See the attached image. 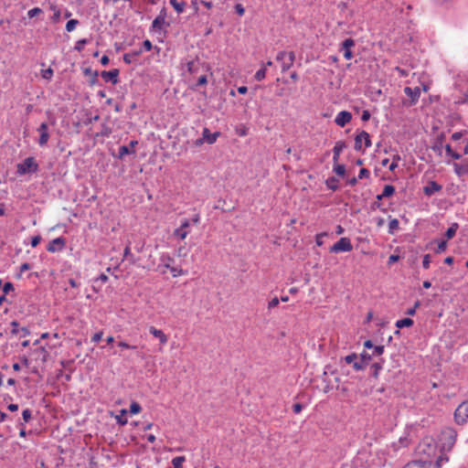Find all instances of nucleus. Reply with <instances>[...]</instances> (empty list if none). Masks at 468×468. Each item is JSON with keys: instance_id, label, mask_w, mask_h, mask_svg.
<instances>
[{"instance_id": "nucleus-44", "label": "nucleus", "mask_w": 468, "mask_h": 468, "mask_svg": "<svg viewBox=\"0 0 468 468\" xmlns=\"http://www.w3.org/2000/svg\"><path fill=\"white\" fill-rule=\"evenodd\" d=\"M430 264H431V255L430 254H426L423 257L422 267L424 269H429L430 268Z\"/></svg>"}, {"instance_id": "nucleus-39", "label": "nucleus", "mask_w": 468, "mask_h": 468, "mask_svg": "<svg viewBox=\"0 0 468 468\" xmlns=\"http://www.w3.org/2000/svg\"><path fill=\"white\" fill-rule=\"evenodd\" d=\"M42 13V9L39 7H34L27 12L29 18H33Z\"/></svg>"}, {"instance_id": "nucleus-25", "label": "nucleus", "mask_w": 468, "mask_h": 468, "mask_svg": "<svg viewBox=\"0 0 468 468\" xmlns=\"http://www.w3.org/2000/svg\"><path fill=\"white\" fill-rule=\"evenodd\" d=\"M325 185L329 189L335 191L338 188V179L335 176L329 177L325 181Z\"/></svg>"}, {"instance_id": "nucleus-15", "label": "nucleus", "mask_w": 468, "mask_h": 468, "mask_svg": "<svg viewBox=\"0 0 468 468\" xmlns=\"http://www.w3.org/2000/svg\"><path fill=\"white\" fill-rule=\"evenodd\" d=\"M11 333L14 335H20L21 337H25L29 335V330L27 327H20L16 321H13L11 323Z\"/></svg>"}, {"instance_id": "nucleus-21", "label": "nucleus", "mask_w": 468, "mask_h": 468, "mask_svg": "<svg viewBox=\"0 0 468 468\" xmlns=\"http://www.w3.org/2000/svg\"><path fill=\"white\" fill-rule=\"evenodd\" d=\"M453 168H454L455 174L458 176H462L463 175H468V163L467 162L463 163V164L454 163Z\"/></svg>"}, {"instance_id": "nucleus-41", "label": "nucleus", "mask_w": 468, "mask_h": 468, "mask_svg": "<svg viewBox=\"0 0 468 468\" xmlns=\"http://www.w3.org/2000/svg\"><path fill=\"white\" fill-rule=\"evenodd\" d=\"M14 284L10 282H7L3 285L4 294H7L9 292L14 291Z\"/></svg>"}, {"instance_id": "nucleus-14", "label": "nucleus", "mask_w": 468, "mask_h": 468, "mask_svg": "<svg viewBox=\"0 0 468 468\" xmlns=\"http://www.w3.org/2000/svg\"><path fill=\"white\" fill-rule=\"evenodd\" d=\"M441 188L442 186L440 184L435 181H431L426 186H424L423 192L426 196H432L436 192L441 191Z\"/></svg>"}, {"instance_id": "nucleus-9", "label": "nucleus", "mask_w": 468, "mask_h": 468, "mask_svg": "<svg viewBox=\"0 0 468 468\" xmlns=\"http://www.w3.org/2000/svg\"><path fill=\"white\" fill-rule=\"evenodd\" d=\"M351 112L347 111H342L336 115L335 122L338 126L344 127L351 121Z\"/></svg>"}, {"instance_id": "nucleus-51", "label": "nucleus", "mask_w": 468, "mask_h": 468, "mask_svg": "<svg viewBox=\"0 0 468 468\" xmlns=\"http://www.w3.org/2000/svg\"><path fill=\"white\" fill-rule=\"evenodd\" d=\"M374 351H373V356H380L383 354L384 352V346H374Z\"/></svg>"}, {"instance_id": "nucleus-18", "label": "nucleus", "mask_w": 468, "mask_h": 468, "mask_svg": "<svg viewBox=\"0 0 468 468\" xmlns=\"http://www.w3.org/2000/svg\"><path fill=\"white\" fill-rule=\"evenodd\" d=\"M219 135L220 133L216 132L211 133L207 128H204L202 133V136L204 137L206 143H207L208 144H214Z\"/></svg>"}, {"instance_id": "nucleus-54", "label": "nucleus", "mask_w": 468, "mask_h": 468, "mask_svg": "<svg viewBox=\"0 0 468 468\" xmlns=\"http://www.w3.org/2000/svg\"><path fill=\"white\" fill-rule=\"evenodd\" d=\"M207 83V76L206 75H202L198 78L197 80V86H203V85H206Z\"/></svg>"}, {"instance_id": "nucleus-12", "label": "nucleus", "mask_w": 468, "mask_h": 468, "mask_svg": "<svg viewBox=\"0 0 468 468\" xmlns=\"http://www.w3.org/2000/svg\"><path fill=\"white\" fill-rule=\"evenodd\" d=\"M138 144L137 141H131L130 145H122L119 147V154L117 155V158L122 159L127 154H134L135 151L133 150V147Z\"/></svg>"}, {"instance_id": "nucleus-36", "label": "nucleus", "mask_w": 468, "mask_h": 468, "mask_svg": "<svg viewBox=\"0 0 468 468\" xmlns=\"http://www.w3.org/2000/svg\"><path fill=\"white\" fill-rule=\"evenodd\" d=\"M48 139H49L48 133H39V140H38L39 145H41V146L46 145L48 141Z\"/></svg>"}, {"instance_id": "nucleus-61", "label": "nucleus", "mask_w": 468, "mask_h": 468, "mask_svg": "<svg viewBox=\"0 0 468 468\" xmlns=\"http://www.w3.org/2000/svg\"><path fill=\"white\" fill-rule=\"evenodd\" d=\"M279 304V299L277 297H274L273 299H271L270 302H269V305L268 307L271 309V308H274L276 307L277 305Z\"/></svg>"}, {"instance_id": "nucleus-29", "label": "nucleus", "mask_w": 468, "mask_h": 468, "mask_svg": "<svg viewBox=\"0 0 468 468\" xmlns=\"http://www.w3.org/2000/svg\"><path fill=\"white\" fill-rule=\"evenodd\" d=\"M399 222L397 218L390 219L388 223V233L394 234V232L399 229Z\"/></svg>"}, {"instance_id": "nucleus-43", "label": "nucleus", "mask_w": 468, "mask_h": 468, "mask_svg": "<svg viewBox=\"0 0 468 468\" xmlns=\"http://www.w3.org/2000/svg\"><path fill=\"white\" fill-rule=\"evenodd\" d=\"M87 42L88 41L85 38L78 40L75 46V49L78 51H81L84 46L87 44Z\"/></svg>"}, {"instance_id": "nucleus-27", "label": "nucleus", "mask_w": 468, "mask_h": 468, "mask_svg": "<svg viewBox=\"0 0 468 468\" xmlns=\"http://www.w3.org/2000/svg\"><path fill=\"white\" fill-rule=\"evenodd\" d=\"M395 187L391 185H386L382 191V197H389L395 193Z\"/></svg>"}, {"instance_id": "nucleus-64", "label": "nucleus", "mask_w": 468, "mask_h": 468, "mask_svg": "<svg viewBox=\"0 0 468 468\" xmlns=\"http://www.w3.org/2000/svg\"><path fill=\"white\" fill-rule=\"evenodd\" d=\"M303 409V405L301 403H295L292 406V410L294 413H300Z\"/></svg>"}, {"instance_id": "nucleus-1", "label": "nucleus", "mask_w": 468, "mask_h": 468, "mask_svg": "<svg viewBox=\"0 0 468 468\" xmlns=\"http://www.w3.org/2000/svg\"><path fill=\"white\" fill-rule=\"evenodd\" d=\"M37 170L38 165L34 157H27L16 165V173L18 175L32 174L36 173Z\"/></svg>"}, {"instance_id": "nucleus-16", "label": "nucleus", "mask_w": 468, "mask_h": 468, "mask_svg": "<svg viewBox=\"0 0 468 468\" xmlns=\"http://www.w3.org/2000/svg\"><path fill=\"white\" fill-rule=\"evenodd\" d=\"M431 461H420L416 460L408 463L403 468H431Z\"/></svg>"}, {"instance_id": "nucleus-50", "label": "nucleus", "mask_w": 468, "mask_h": 468, "mask_svg": "<svg viewBox=\"0 0 468 468\" xmlns=\"http://www.w3.org/2000/svg\"><path fill=\"white\" fill-rule=\"evenodd\" d=\"M123 256H124V258L130 257V261L133 263L135 261L133 254L131 253V250H130L129 246H126V248L124 249Z\"/></svg>"}, {"instance_id": "nucleus-23", "label": "nucleus", "mask_w": 468, "mask_h": 468, "mask_svg": "<svg viewBox=\"0 0 468 468\" xmlns=\"http://www.w3.org/2000/svg\"><path fill=\"white\" fill-rule=\"evenodd\" d=\"M413 323L414 322L411 318H403L396 322V327L399 329L403 327H410L413 324Z\"/></svg>"}, {"instance_id": "nucleus-32", "label": "nucleus", "mask_w": 468, "mask_h": 468, "mask_svg": "<svg viewBox=\"0 0 468 468\" xmlns=\"http://www.w3.org/2000/svg\"><path fill=\"white\" fill-rule=\"evenodd\" d=\"M127 414L126 410H122L121 414L116 416V420L120 425H125L127 423V419L124 417Z\"/></svg>"}, {"instance_id": "nucleus-24", "label": "nucleus", "mask_w": 468, "mask_h": 468, "mask_svg": "<svg viewBox=\"0 0 468 468\" xmlns=\"http://www.w3.org/2000/svg\"><path fill=\"white\" fill-rule=\"evenodd\" d=\"M170 4L172 5V6L175 8V10L178 13V14H181L184 12L185 10V7L186 5V2L182 1V2H177L176 0H171L170 1Z\"/></svg>"}, {"instance_id": "nucleus-38", "label": "nucleus", "mask_w": 468, "mask_h": 468, "mask_svg": "<svg viewBox=\"0 0 468 468\" xmlns=\"http://www.w3.org/2000/svg\"><path fill=\"white\" fill-rule=\"evenodd\" d=\"M41 76L45 80H50L53 76V69L51 68H48L47 69H43L41 71Z\"/></svg>"}, {"instance_id": "nucleus-40", "label": "nucleus", "mask_w": 468, "mask_h": 468, "mask_svg": "<svg viewBox=\"0 0 468 468\" xmlns=\"http://www.w3.org/2000/svg\"><path fill=\"white\" fill-rule=\"evenodd\" d=\"M22 418L25 422H28L32 419V412L30 410L26 409L22 412Z\"/></svg>"}, {"instance_id": "nucleus-2", "label": "nucleus", "mask_w": 468, "mask_h": 468, "mask_svg": "<svg viewBox=\"0 0 468 468\" xmlns=\"http://www.w3.org/2000/svg\"><path fill=\"white\" fill-rule=\"evenodd\" d=\"M455 440L456 432L452 429L447 428L442 431L441 441L443 449L451 450L455 443Z\"/></svg>"}, {"instance_id": "nucleus-53", "label": "nucleus", "mask_w": 468, "mask_h": 468, "mask_svg": "<svg viewBox=\"0 0 468 468\" xmlns=\"http://www.w3.org/2000/svg\"><path fill=\"white\" fill-rule=\"evenodd\" d=\"M102 335H103L102 331H100V332H98V333L94 334V335H93V336L91 337V341H92L93 343H98V342H100V341H101V337H102Z\"/></svg>"}, {"instance_id": "nucleus-30", "label": "nucleus", "mask_w": 468, "mask_h": 468, "mask_svg": "<svg viewBox=\"0 0 468 468\" xmlns=\"http://www.w3.org/2000/svg\"><path fill=\"white\" fill-rule=\"evenodd\" d=\"M334 172L339 176H344L346 174V167L344 165H339L336 163L334 165Z\"/></svg>"}, {"instance_id": "nucleus-10", "label": "nucleus", "mask_w": 468, "mask_h": 468, "mask_svg": "<svg viewBox=\"0 0 468 468\" xmlns=\"http://www.w3.org/2000/svg\"><path fill=\"white\" fill-rule=\"evenodd\" d=\"M170 26L169 23H167L165 19H162L161 17H155L152 23L151 29L154 32H161L164 31V33H166V30L165 27H168Z\"/></svg>"}, {"instance_id": "nucleus-19", "label": "nucleus", "mask_w": 468, "mask_h": 468, "mask_svg": "<svg viewBox=\"0 0 468 468\" xmlns=\"http://www.w3.org/2000/svg\"><path fill=\"white\" fill-rule=\"evenodd\" d=\"M149 332L155 338H158L160 343L163 344V345H165L167 342V340H168L167 336L165 335V334L162 330L157 329L154 326H150L149 327Z\"/></svg>"}, {"instance_id": "nucleus-45", "label": "nucleus", "mask_w": 468, "mask_h": 468, "mask_svg": "<svg viewBox=\"0 0 468 468\" xmlns=\"http://www.w3.org/2000/svg\"><path fill=\"white\" fill-rule=\"evenodd\" d=\"M447 248V242L445 240H441L438 243V248L436 250L437 253L443 252Z\"/></svg>"}, {"instance_id": "nucleus-46", "label": "nucleus", "mask_w": 468, "mask_h": 468, "mask_svg": "<svg viewBox=\"0 0 468 468\" xmlns=\"http://www.w3.org/2000/svg\"><path fill=\"white\" fill-rule=\"evenodd\" d=\"M466 133H467L466 131L456 132V133L452 134V141H459L460 139H462L463 134Z\"/></svg>"}, {"instance_id": "nucleus-62", "label": "nucleus", "mask_w": 468, "mask_h": 468, "mask_svg": "<svg viewBox=\"0 0 468 468\" xmlns=\"http://www.w3.org/2000/svg\"><path fill=\"white\" fill-rule=\"evenodd\" d=\"M447 461H448V457H447V456L441 455V456L437 459V461H436V465H437V467H438V468H440V467H441V463H442V462H447Z\"/></svg>"}, {"instance_id": "nucleus-22", "label": "nucleus", "mask_w": 468, "mask_h": 468, "mask_svg": "<svg viewBox=\"0 0 468 468\" xmlns=\"http://www.w3.org/2000/svg\"><path fill=\"white\" fill-rule=\"evenodd\" d=\"M142 49L133 51L132 53H126L123 55V61L126 64H132L136 60V58L142 54Z\"/></svg>"}, {"instance_id": "nucleus-31", "label": "nucleus", "mask_w": 468, "mask_h": 468, "mask_svg": "<svg viewBox=\"0 0 468 468\" xmlns=\"http://www.w3.org/2000/svg\"><path fill=\"white\" fill-rule=\"evenodd\" d=\"M188 234L187 229H182L180 228L175 229L174 236L179 238L180 239H185Z\"/></svg>"}, {"instance_id": "nucleus-8", "label": "nucleus", "mask_w": 468, "mask_h": 468, "mask_svg": "<svg viewBox=\"0 0 468 468\" xmlns=\"http://www.w3.org/2000/svg\"><path fill=\"white\" fill-rule=\"evenodd\" d=\"M404 92L408 97L410 98V105H415L420 96V89L419 87H415V88L405 87Z\"/></svg>"}, {"instance_id": "nucleus-59", "label": "nucleus", "mask_w": 468, "mask_h": 468, "mask_svg": "<svg viewBox=\"0 0 468 468\" xmlns=\"http://www.w3.org/2000/svg\"><path fill=\"white\" fill-rule=\"evenodd\" d=\"M235 10H236V13H237L238 15H239V16H242V15L244 14V12H245L244 7H243V6H242V5H240V4H237V5H235Z\"/></svg>"}, {"instance_id": "nucleus-60", "label": "nucleus", "mask_w": 468, "mask_h": 468, "mask_svg": "<svg viewBox=\"0 0 468 468\" xmlns=\"http://www.w3.org/2000/svg\"><path fill=\"white\" fill-rule=\"evenodd\" d=\"M48 124L46 122H42L37 128V132L39 133H48Z\"/></svg>"}, {"instance_id": "nucleus-3", "label": "nucleus", "mask_w": 468, "mask_h": 468, "mask_svg": "<svg viewBox=\"0 0 468 468\" xmlns=\"http://www.w3.org/2000/svg\"><path fill=\"white\" fill-rule=\"evenodd\" d=\"M276 59L282 62V71L284 72L293 65L295 55L292 51H281L277 54Z\"/></svg>"}, {"instance_id": "nucleus-42", "label": "nucleus", "mask_w": 468, "mask_h": 468, "mask_svg": "<svg viewBox=\"0 0 468 468\" xmlns=\"http://www.w3.org/2000/svg\"><path fill=\"white\" fill-rule=\"evenodd\" d=\"M360 360L367 366L371 360V355L367 352H364L360 355Z\"/></svg>"}, {"instance_id": "nucleus-6", "label": "nucleus", "mask_w": 468, "mask_h": 468, "mask_svg": "<svg viewBox=\"0 0 468 468\" xmlns=\"http://www.w3.org/2000/svg\"><path fill=\"white\" fill-rule=\"evenodd\" d=\"M361 141H364L365 148L371 146L370 136L366 131H361L355 138V149L356 151H363Z\"/></svg>"}, {"instance_id": "nucleus-55", "label": "nucleus", "mask_w": 468, "mask_h": 468, "mask_svg": "<svg viewBox=\"0 0 468 468\" xmlns=\"http://www.w3.org/2000/svg\"><path fill=\"white\" fill-rule=\"evenodd\" d=\"M41 241V237L40 236H34L32 239H31V246L32 247H37Z\"/></svg>"}, {"instance_id": "nucleus-7", "label": "nucleus", "mask_w": 468, "mask_h": 468, "mask_svg": "<svg viewBox=\"0 0 468 468\" xmlns=\"http://www.w3.org/2000/svg\"><path fill=\"white\" fill-rule=\"evenodd\" d=\"M66 245V239L63 238V237H58V238H56L54 239H52L48 247H47V250L48 252H57V251H60L64 249Z\"/></svg>"}, {"instance_id": "nucleus-48", "label": "nucleus", "mask_w": 468, "mask_h": 468, "mask_svg": "<svg viewBox=\"0 0 468 468\" xmlns=\"http://www.w3.org/2000/svg\"><path fill=\"white\" fill-rule=\"evenodd\" d=\"M370 175L369 171L367 168H361L358 174V179H363L368 177Z\"/></svg>"}, {"instance_id": "nucleus-20", "label": "nucleus", "mask_w": 468, "mask_h": 468, "mask_svg": "<svg viewBox=\"0 0 468 468\" xmlns=\"http://www.w3.org/2000/svg\"><path fill=\"white\" fill-rule=\"evenodd\" d=\"M445 140V133H441L437 135L434 144L432 145L431 149L434 152H438L439 154H441V149L443 148V142Z\"/></svg>"}, {"instance_id": "nucleus-58", "label": "nucleus", "mask_w": 468, "mask_h": 468, "mask_svg": "<svg viewBox=\"0 0 468 468\" xmlns=\"http://www.w3.org/2000/svg\"><path fill=\"white\" fill-rule=\"evenodd\" d=\"M118 346H119L120 347L126 348V349H134V348H135V346H131V345H129L128 343L123 342V341H120V342L118 343Z\"/></svg>"}, {"instance_id": "nucleus-63", "label": "nucleus", "mask_w": 468, "mask_h": 468, "mask_svg": "<svg viewBox=\"0 0 468 468\" xmlns=\"http://www.w3.org/2000/svg\"><path fill=\"white\" fill-rule=\"evenodd\" d=\"M370 119V112L368 111H363L362 112V115H361V120L363 122H367Z\"/></svg>"}, {"instance_id": "nucleus-26", "label": "nucleus", "mask_w": 468, "mask_h": 468, "mask_svg": "<svg viewBox=\"0 0 468 468\" xmlns=\"http://www.w3.org/2000/svg\"><path fill=\"white\" fill-rule=\"evenodd\" d=\"M459 226L457 223H453L445 232V237L448 239H452L455 234H456V231L458 229Z\"/></svg>"}, {"instance_id": "nucleus-5", "label": "nucleus", "mask_w": 468, "mask_h": 468, "mask_svg": "<svg viewBox=\"0 0 468 468\" xmlns=\"http://www.w3.org/2000/svg\"><path fill=\"white\" fill-rule=\"evenodd\" d=\"M454 420L458 424L468 421V401H463L458 406L454 412Z\"/></svg>"}, {"instance_id": "nucleus-13", "label": "nucleus", "mask_w": 468, "mask_h": 468, "mask_svg": "<svg viewBox=\"0 0 468 468\" xmlns=\"http://www.w3.org/2000/svg\"><path fill=\"white\" fill-rule=\"evenodd\" d=\"M119 69H112V70H109V71H102L101 72V78L105 80V81H110L112 82V84H116L118 82V76H119Z\"/></svg>"}, {"instance_id": "nucleus-11", "label": "nucleus", "mask_w": 468, "mask_h": 468, "mask_svg": "<svg viewBox=\"0 0 468 468\" xmlns=\"http://www.w3.org/2000/svg\"><path fill=\"white\" fill-rule=\"evenodd\" d=\"M355 46V41L352 38H346L342 43V50L344 51V58L346 59H351L353 58V53L351 51V48Z\"/></svg>"}, {"instance_id": "nucleus-57", "label": "nucleus", "mask_w": 468, "mask_h": 468, "mask_svg": "<svg viewBox=\"0 0 468 468\" xmlns=\"http://www.w3.org/2000/svg\"><path fill=\"white\" fill-rule=\"evenodd\" d=\"M143 48H144V50L150 51L153 48L152 42L148 39L144 40L143 42Z\"/></svg>"}, {"instance_id": "nucleus-56", "label": "nucleus", "mask_w": 468, "mask_h": 468, "mask_svg": "<svg viewBox=\"0 0 468 468\" xmlns=\"http://www.w3.org/2000/svg\"><path fill=\"white\" fill-rule=\"evenodd\" d=\"M171 271V272L173 273V276L174 277H177L179 275H182L183 274V271L181 269H177L176 267H171L169 269Z\"/></svg>"}, {"instance_id": "nucleus-35", "label": "nucleus", "mask_w": 468, "mask_h": 468, "mask_svg": "<svg viewBox=\"0 0 468 468\" xmlns=\"http://www.w3.org/2000/svg\"><path fill=\"white\" fill-rule=\"evenodd\" d=\"M141 410H142V407L140 406L139 403L132 402V404L130 406V412L132 414H138L141 412Z\"/></svg>"}, {"instance_id": "nucleus-49", "label": "nucleus", "mask_w": 468, "mask_h": 468, "mask_svg": "<svg viewBox=\"0 0 468 468\" xmlns=\"http://www.w3.org/2000/svg\"><path fill=\"white\" fill-rule=\"evenodd\" d=\"M356 360H357V356L356 354L353 353V354H350L348 356H346L345 357V361L347 363V364H351V363H354Z\"/></svg>"}, {"instance_id": "nucleus-34", "label": "nucleus", "mask_w": 468, "mask_h": 468, "mask_svg": "<svg viewBox=\"0 0 468 468\" xmlns=\"http://www.w3.org/2000/svg\"><path fill=\"white\" fill-rule=\"evenodd\" d=\"M78 24H79V21L77 19L69 20L66 24V30L68 32L73 31Z\"/></svg>"}, {"instance_id": "nucleus-52", "label": "nucleus", "mask_w": 468, "mask_h": 468, "mask_svg": "<svg viewBox=\"0 0 468 468\" xmlns=\"http://www.w3.org/2000/svg\"><path fill=\"white\" fill-rule=\"evenodd\" d=\"M111 133H112V129L109 126L103 124L101 134L102 136H109Z\"/></svg>"}, {"instance_id": "nucleus-28", "label": "nucleus", "mask_w": 468, "mask_h": 468, "mask_svg": "<svg viewBox=\"0 0 468 468\" xmlns=\"http://www.w3.org/2000/svg\"><path fill=\"white\" fill-rule=\"evenodd\" d=\"M161 261L165 268L170 269L172 267L170 264L174 261V259L169 254H163L161 256Z\"/></svg>"}, {"instance_id": "nucleus-17", "label": "nucleus", "mask_w": 468, "mask_h": 468, "mask_svg": "<svg viewBox=\"0 0 468 468\" xmlns=\"http://www.w3.org/2000/svg\"><path fill=\"white\" fill-rule=\"evenodd\" d=\"M346 147V143L344 141H338L335 143V147L333 149L334 156L333 161L334 164H336L339 160L340 154Z\"/></svg>"}, {"instance_id": "nucleus-33", "label": "nucleus", "mask_w": 468, "mask_h": 468, "mask_svg": "<svg viewBox=\"0 0 468 468\" xmlns=\"http://www.w3.org/2000/svg\"><path fill=\"white\" fill-rule=\"evenodd\" d=\"M265 76H266V68L262 67L255 73L254 78L256 80L261 81L265 78Z\"/></svg>"}, {"instance_id": "nucleus-4", "label": "nucleus", "mask_w": 468, "mask_h": 468, "mask_svg": "<svg viewBox=\"0 0 468 468\" xmlns=\"http://www.w3.org/2000/svg\"><path fill=\"white\" fill-rule=\"evenodd\" d=\"M353 250V246L348 238H341L337 242H335L331 248L330 252L338 253V252H349Z\"/></svg>"}, {"instance_id": "nucleus-47", "label": "nucleus", "mask_w": 468, "mask_h": 468, "mask_svg": "<svg viewBox=\"0 0 468 468\" xmlns=\"http://www.w3.org/2000/svg\"><path fill=\"white\" fill-rule=\"evenodd\" d=\"M353 367L356 370V371H359V370H363L365 367H366V365L363 363V361H357L356 360L354 362V365H353Z\"/></svg>"}, {"instance_id": "nucleus-37", "label": "nucleus", "mask_w": 468, "mask_h": 468, "mask_svg": "<svg viewBox=\"0 0 468 468\" xmlns=\"http://www.w3.org/2000/svg\"><path fill=\"white\" fill-rule=\"evenodd\" d=\"M371 368L373 369V372H372V376L377 378L378 377V372L379 370L382 368V366L380 363L377 362V363H374L372 366H371Z\"/></svg>"}]
</instances>
